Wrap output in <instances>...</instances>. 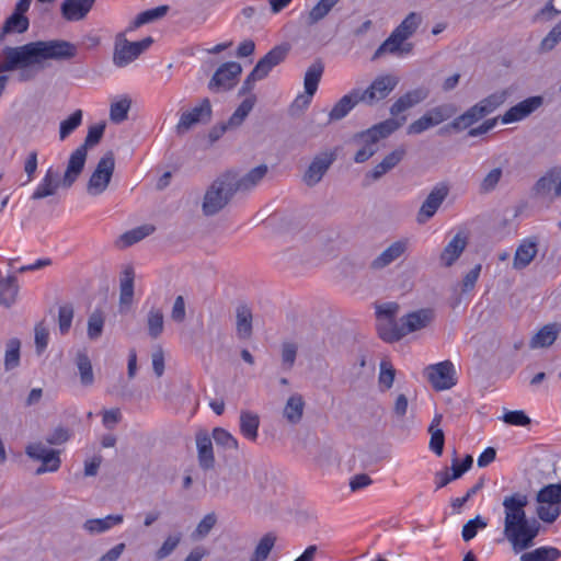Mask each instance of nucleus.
<instances>
[{
  "instance_id": "nucleus-10",
  "label": "nucleus",
  "mask_w": 561,
  "mask_h": 561,
  "mask_svg": "<svg viewBox=\"0 0 561 561\" xmlns=\"http://www.w3.org/2000/svg\"><path fill=\"white\" fill-rule=\"evenodd\" d=\"M211 104L209 99H203L198 105L190 111L183 112L176 124V133L183 135L187 133L193 126L199 123H208L211 119Z\"/></svg>"
},
{
  "instance_id": "nucleus-5",
  "label": "nucleus",
  "mask_w": 561,
  "mask_h": 561,
  "mask_svg": "<svg viewBox=\"0 0 561 561\" xmlns=\"http://www.w3.org/2000/svg\"><path fill=\"white\" fill-rule=\"evenodd\" d=\"M506 100V92H496L481 100L471 106L463 114L453 121L450 126L454 129L461 130L471 127L474 123L494 112Z\"/></svg>"
},
{
  "instance_id": "nucleus-50",
  "label": "nucleus",
  "mask_w": 561,
  "mask_h": 561,
  "mask_svg": "<svg viewBox=\"0 0 561 561\" xmlns=\"http://www.w3.org/2000/svg\"><path fill=\"white\" fill-rule=\"evenodd\" d=\"M396 369L392 364L386 359L380 362V371L378 377L379 388L381 391L389 390L394 382Z\"/></svg>"
},
{
  "instance_id": "nucleus-58",
  "label": "nucleus",
  "mask_w": 561,
  "mask_h": 561,
  "mask_svg": "<svg viewBox=\"0 0 561 561\" xmlns=\"http://www.w3.org/2000/svg\"><path fill=\"white\" fill-rule=\"evenodd\" d=\"M486 526V522L481 516H476L463 525L461 531L462 539L465 541L473 539L477 536L478 529H483Z\"/></svg>"
},
{
  "instance_id": "nucleus-24",
  "label": "nucleus",
  "mask_w": 561,
  "mask_h": 561,
  "mask_svg": "<svg viewBox=\"0 0 561 561\" xmlns=\"http://www.w3.org/2000/svg\"><path fill=\"white\" fill-rule=\"evenodd\" d=\"M196 447L199 467L203 470L213 469L215 466L213 442L207 432L201 431L196 434Z\"/></svg>"
},
{
  "instance_id": "nucleus-14",
  "label": "nucleus",
  "mask_w": 561,
  "mask_h": 561,
  "mask_svg": "<svg viewBox=\"0 0 561 561\" xmlns=\"http://www.w3.org/2000/svg\"><path fill=\"white\" fill-rule=\"evenodd\" d=\"M426 374L428 381L435 390H447L456 385L455 368L449 360L428 366Z\"/></svg>"
},
{
  "instance_id": "nucleus-33",
  "label": "nucleus",
  "mask_w": 561,
  "mask_h": 561,
  "mask_svg": "<svg viewBox=\"0 0 561 561\" xmlns=\"http://www.w3.org/2000/svg\"><path fill=\"white\" fill-rule=\"evenodd\" d=\"M404 41L400 39L394 32L390 34V36L378 47L375 51L373 59H377L382 56L385 53L390 54H408L411 51V44L407 46H402Z\"/></svg>"
},
{
  "instance_id": "nucleus-4",
  "label": "nucleus",
  "mask_w": 561,
  "mask_h": 561,
  "mask_svg": "<svg viewBox=\"0 0 561 561\" xmlns=\"http://www.w3.org/2000/svg\"><path fill=\"white\" fill-rule=\"evenodd\" d=\"M105 125L96 124L89 128L83 145L78 147L69 157L66 171L62 176V185L69 188L78 180L84 169L88 148L100 142L104 134Z\"/></svg>"
},
{
  "instance_id": "nucleus-32",
  "label": "nucleus",
  "mask_w": 561,
  "mask_h": 561,
  "mask_svg": "<svg viewBox=\"0 0 561 561\" xmlns=\"http://www.w3.org/2000/svg\"><path fill=\"white\" fill-rule=\"evenodd\" d=\"M537 254V243L534 241H524L516 250L513 266L516 270L525 268L535 259Z\"/></svg>"
},
{
  "instance_id": "nucleus-9",
  "label": "nucleus",
  "mask_w": 561,
  "mask_h": 561,
  "mask_svg": "<svg viewBox=\"0 0 561 561\" xmlns=\"http://www.w3.org/2000/svg\"><path fill=\"white\" fill-rule=\"evenodd\" d=\"M398 83L399 78L392 75L376 77L367 89H359L362 103L374 105L385 100L396 89Z\"/></svg>"
},
{
  "instance_id": "nucleus-31",
  "label": "nucleus",
  "mask_w": 561,
  "mask_h": 561,
  "mask_svg": "<svg viewBox=\"0 0 561 561\" xmlns=\"http://www.w3.org/2000/svg\"><path fill=\"white\" fill-rule=\"evenodd\" d=\"M254 104H255L254 95H251V96L244 99L241 102V104L237 107V110L233 112V114L230 116L228 123L220 127V131L224 133L228 128H234V127L240 126L243 123V121L247 118L249 113L252 111Z\"/></svg>"
},
{
  "instance_id": "nucleus-60",
  "label": "nucleus",
  "mask_w": 561,
  "mask_h": 561,
  "mask_svg": "<svg viewBox=\"0 0 561 561\" xmlns=\"http://www.w3.org/2000/svg\"><path fill=\"white\" fill-rule=\"evenodd\" d=\"M455 112L456 110L454 106L449 104L439 105L427 111L435 125H439L447 121L455 114Z\"/></svg>"
},
{
  "instance_id": "nucleus-37",
  "label": "nucleus",
  "mask_w": 561,
  "mask_h": 561,
  "mask_svg": "<svg viewBox=\"0 0 561 561\" xmlns=\"http://www.w3.org/2000/svg\"><path fill=\"white\" fill-rule=\"evenodd\" d=\"M237 333L240 339H248L252 334V311L245 305L237 308Z\"/></svg>"
},
{
  "instance_id": "nucleus-25",
  "label": "nucleus",
  "mask_w": 561,
  "mask_h": 561,
  "mask_svg": "<svg viewBox=\"0 0 561 561\" xmlns=\"http://www.w3.org/2000/svg\"><path fill=\"white\" fill-rule=\"evenodd\" d=\"M267 173V167L265 164H261L259 167L253 168L250 170L245 175L238 179L234 173L228 172L226 173L227 176L230 178L231 182L233 183V187H236L237 191H249L256 186L262 179Z\"/></svg>"
},
{
  "instance_id": "nucleus-15",
  "label": "nucleus",
  "mask_w": 561,
  "mask_h": 561,
  "mask_svg": "<svg viewBox=\"0 0 561 561\" xmlns=\"http://www.w3.org/2000/svg\"><path fill=\"white\" fill-rule=\"evenodd\" d=\"M336 159L334 151H325L317 154L304 174V182L308 186L318 184Z\"/></svg>"
},
{
  "instance_id": "nucleus-28",
  "label": "nucleus",
  "mask_w": 561,
  "mask_h": 561,
  "mask_svg": "<svg viewBox=\"0 0 561 561\" xmlns=\"http://www.w3.org/2000/svg\"><path fill=\"white\" fill-rule=\"evenodd\" d=\"M240 433L250 442H255L259 436L260 417L256 413L243 410L240 412Z\"/></svg>"
},
{
  "instance_id": "nucleus-7",
  "label": "nucleus",
  "mask_w": 561,
  "mask_h": 561,
  "mask_svg": "<svg viewBox=\"0 0 561 561\" xmlns=\"http://www.w3.org/2000/svg\"><path fill=\"white\" fill-rule=\"evenodd\" d=\"M537 515L545 523H553L561 515V482L551 483L539 490Z\"/></svg>"
},
{
  "instance_id": "nucleus-30",
  "label": "nucleus",
  "mask_w": 561,
  "mask_h": 561,
  "mask_svg": "<svg viewBox=\"0 0 561 561\" xmlns=\"http://www.w3.org/2000/svg\"><path fill=\"white\" fill-rule=\"evenodd\" d=\"M305 401L301 394L295 393L288 398L283 410V416L290 424H298L304 415Z\"/></svg>"
},
{
  "instance_id": "nucleus-62",
  "label": "nucleus",
  "mask_w": 561,
  "mask_h": 561,
  "mask_svg": "<svg viewBox=\"0 0 561 561\" xmlns=\"http://www.w3.org/2000/svg\"><path fill=\"white\" fill-rule=\"evenodd\" d=\"M502 173L503 172L501 168L491 170L481 181L480 191L484 193L493 191L499 184L502 178Z\"/></svg>"
},
{
  "instance_id": "nucleus-49",
  "label": "nucleus",
  "mask_w": 561,
  "mask_h": 561,
  "mask_svg": "<svg viewBox=\"0 0 561 561\" xmlns=\"http://www.w3.org/2000/svg\"><path fill=\"white\" fill-rule=\"evenodd\" d=\"M154 230L153 226L145 225L131 229L125 233H123L119 238V241L123 243V247H129L136 242H139Z\"/></svg>"
},
{
  "instance_id": "nucleus-51",
  "label": "nucleus",
  "mask_w": 561,
  "mask_h": 561,
  "mask_svg": "<svg viewBox=\"0 0 561 561\" xmlns=\"http://www.w3.org/2000/svg\"><path fill=\"white\" fill-rule=\"evenodd\" d=\"M148 333L152 339H157L163 332V313L160 309L152 308L147 318Z\"/></svg>"
},
{
  "instance_id": "nucleus-43",
  "label": "nucleus",
  "mask_w": 561,
  "mask_h": 561,
  "mask_svg": "<svg viewBox=\"0 0 561 561\" xmlns=\"http://www.w3.org/2000/svg\"><path fill=\"white\" fill-rule=\"evenodd\" d=\"M182 537L180 531L168 535L160 548L154 552V559L161 561L170 557L181 543Z\"/></svg>"
},
{
  "instance_id": "nucleus-38",
  "label": "nucleus",
  "mask_w": 561,
  "mask_h": 561,
  "mask_svg": "<svg viewBox=\"0 0 561 561\" xmlns=\"http://www.w3.org/2000/svg\"><path fill=\"white\" fill-rule=\"evenodd\" d=\"M323 73V65L320 61L313 62L306 71L304 85L309 95H314Z\"/></svg>"
},
{
  "instance_id": "nucleus-29",
  "label": "nucleus",
  "mask_w": 561,
  "mask_h": 561,
  "mask_svg": "<svg viewBox=\"0 0 561 561\" xmlns=\"http://www.w3.org/2000/svg\"><path fill=\"white\" fill-rule=\"evenodd\" d=\"M124 520L123 515H107L104 518L88 519L83 524L84 530L89 534H101L110 530L112 527L122 524Z\"/></svg>"
},
{
  "instance_id": "nucleus-42",
  "label": "nucleus",
  "mask_w": 561,
  "mask_h": 561,
  "mask_svg": "<svg viewBox=\"0 0 561 561\" xmlns=\"http://www.w3.org/2000/svg\"><path fill=\"white\" fill-rule=\"evenodd\" d=\"M558 336V329L556 324L545 325L538 331V333L531 339V347H547L553 344Z\"/></svg>"
},
{
  "instance_id": "nucleus-22",
  "label": "nucleus",
  "mask_w": 561,
  "mask_h": 561,
  "mask_svg": "<svg viewBox=\"0 0 561 561\" xmlns=\"http://www.w3.org/2000/svg\"><path fill=\"white\" fill-rule=\"evenodd\" d=\"M95 0H65L61 3V15L65 20L70 22L83 20L91 9Z\"/></svg>"
},
{
  "instance_id": "nucleus-55",
  "label": "nucleus",
  "mask_w": 561,
  "mask_h": 561,
  "mask_svg": "<svg viewBox=\"0 0 561 561\" xmlns=\"http://www.w3.org/2000/svg\"><path fill=\"white\" fill-rule=\"evenodd\" d=\"M130 100L123 98L111 104L110 117L114 123H122L127 118L128 111L130 108Z\"/></svg>"
},
{
  "instance_id": "nucleus-27",
  "label": "nucleus",
  "mask_w": 561,
  "mask_h": 561,
  "mask_svg": "<svg viewBox=\"0 0 561 561\" xmlns=\"http://www.w3.org/2000/svg\"><path fill=\"white\" fill-rule=\"evenodd\" d=\"M467 245L466 237L457 233L444 248L440 260L445 266H451L463 252Z\"/></svg>"
},
{
  "instance_id": "nucleus-39",
  "label": "nucleus",
  "mask_w": 561,
  "mask_h": 561,
  "mask_svg": "<svg viewBox=\"0 0 561 561\" xmlns=\"http://www.w3.org/2000/svg\"><path fill=\"white\" fill-rule=\"evenodd\" d=\"M76 365L79 370L80 381L83 386H91L94 382L92 364L89 356L79 352L76 357Z\"/></svg>"
},
{
  "instance_id": "nucleus-52",
  "label": "nucleus",
  "mask_w": 561,
  "mask_h": 561,
  "mask_svg": "<svg viewBox=\"0 0 561 561\" xmlns=\"http://www.w3.org/2000/svg\"><path fill=\"white\" fill-rule=\"evenodd\" d=\"M42 465L36 469L35 473L37 476L46 473V472H56L61 465L59 451L53 449L48 454H46L42 459Z\"/></svg>"
},
{
  "instance_id": "nucleus-17",
  "label": "nucleus",
  "mask_w": 561,
  "mask_h": 561,
  "mask_svg": "<svg viewBox=\"0 0 561 561\" xmlns=\"http://www.w3.org/2000/svg\"><path fill=\"white\" fill-rule=\"evenodd\" d=\"M433 320L431 309H420L401 318V333L391 336L392 339H402L403 336L426 328Z\"/></svg>"
},
{
  "instance_id": "nucleus-61",
  "label": "nucleus",
  "mask_w": 561,
  "mask_h": 561,
  "mask_svg": "<svg viewBox=\"0 0 561 561\" xmlns=\"http://www.w3.org/2000/svg\"><path fill=\"white\" fill-rule=\"evenodd\" d=\"M297 345L291 342L282 345V364L285 370H290L296 362Z\"/></svg>"
},
{
  "instance_id": "nucleus-3",
  "label": "nucleus",
  "mask_w": 561,
  "mask_h": 561,
  "mask_svg": "<svg viewBox=\"0 0 561 561\" xmlns=\"http://www.w3.org/2000/svg\"><path fill=\"white\" fill-rule=\"evenodd\" d=\"M401 122H398L394 118H388L364 131L356 134L354 136V141H356L362 147L355 153L354 161L356 163L366 162L377 152L379 140L390 136L401 126Z\"/></svg>"
},
{
  "instance_id": "nucleus-48",
  "label": "nucleus",
  "mask_w": 561,
  "mask_h": 561,
  "mask_svg": "<svg viewBox=\"0 0 561 561\" xmlns=\"http://www.w3.org/2000/svg\"><path fill=\"white\" fill-rule=\"evenodd\" d=\"M104 322H105L104 313H103V311H101L99 309L94 310L89 316L87 333H88V337L90 340H93V341L98 340L102 335Z\"/></svg>"
},
{
  "instance_id": "nucleus-1",
  "label": "nucleus",
  "mask_w": 561,
  "mask_h": 561,
  "mask_svg": "<svg viewBox=\"0 0 561 561\" xmlns=\"http://www.w3.org/2000/svg\"><path fill=\"white\" fill-rule=\"evenodd\" d=\"M77 46L62 39L37 41L18 47H5L2 51L0 72L33 67L44 60H69L76 57Z\"/></svg>"
},
{
  "instance_id": "nucleus-63",
  "label": "nucleus",
  "mask_w": 561,
  "mask_h": 561,
  "mask_svg": "<svg viewBox=\"0 0 561 561\" xmlns=\"http://www.w3.org/2000/svg\"><path fill=\"white\" fill-rule=\"evenodd\" d=\"M560 41H561V21L541 41L540 49L542 51L552 50Z\"/></svg>"
},
{
  "instance_id": "nucleus-54",
  "label": "nucleus",
  "mask_w": 561,
  "mask_h": 561,
  "mask_svg": "<svg viewBox=\"0 0 561 561\" xmlns=\"http://www.w3.org/2000/svg\"><path fill=\"white\" fill-rule=\"evenodd\" d=\"M217 523V516L215 513H209L203 517L197 524L195 530L192 533L193 540H201L208 536L211 529Z\"/></svg>"
},
{
  "instance_id": "nucleus-35",
  "label": "nucleus",
  "mask_w": 561,
  "mask_h": 561,
  "mask_svg": "<svg viewBox=\"0 0 561 561\" xmlns=\"http://www.w3.org/2000/svg\"><path fill=\"white\" fill-rule=\"evenodd\" d=\"M19 291L15 276H8L0 279V305L10 307L14 304Z\"/></svg>"
},
{
  "instance_id": "nucleus-53",
  "label": "nucleus",
  "mask_w": 561,
  "mask_h": 561,
  "mask_svg": "<svg viewBox=\"0 0 561 561\" xmlns=\"http://www.w3.org/2000/svg\"><path fill=\"white\" fill-rule=\"evenodd\" d=\"M82 123V111H75L67 119L60 123L59 138L65 140L71 133H73Z\"/></svg>"
},
{
  "instance_id": "nucleus-18",
  "label": "nucleus",
  "mask_w": 561,
  "mask_h": 561,
  "mask_svg": "<svg viewBox=\"0 0 561 561\" xmlns=\"http://www.w3.org/2000/svg\"><path fill=\"white\" fill-rule=\"evenodd\" d=\"M534 190L540 196H561V167L548 170L535 184Z\"/></svg>"
},
{
  "instance_id": "nucleus-11",
  "label": "nucleus",
  "mask_w": 561,
  "mask_h": 561,
  "mask_svg": "<svg viewBox=\"0 0 561 561\" xmlns=\"http://www.w3.org/2000/svg\"><path fill=\"white\" fill-rule=\"evenodd\" d=\"M241 65L236 61L222 64L214 73L208 82V89L213 92L226 91L232 89L238 77L241 75Z\"/></svg>"
},
{
  "instance_id": "nucleus-8",
  "label": "nucleus",
  "mask_w": 561,
  "mask_h": 561,
  "mask_svg": "<svg viewBox=\"0 0 561 561\" xmlns=\"http://www.w3.org/2000/svg\"><path fill=\"white\" fill-rule=\"evenodd\" d=\"M114 168V153L108 151L99 160L95 170L90 176L87 187L90 195H100L107 188Z\"/></svg>"
},
{
  "instance_id": "nucleus-59",
  "label": "nucleus",
  "mask_w": 561,
  "mask_h": 561,
  "mask_svg": "<svg viewBox=\"0 0 561 561\" xmlns=\"http://www.w3.org/2000/svg\"><path fill=\"white\" fill-rule=\"evenodd\" d=\"M73 319V308L70 304L59 307L58 325L61 334L69 332Z\"/></svg>"
},
{
  "instance_id": "nucleus-6",
  "label": "nucleus",
  "mask_w": 561,
  "mask_h": 561,
  "mask_svg": "<svg viewBox=\"0 0 561 561\" xmlns=\"http://www.w3.org/2000/svg\"><path fill=\"white\" fill-rule=\"evenodd\" d=\"M236 193V187L227 174L213 182L205 193L203 201V213L213 216L221 210Z\"/></svg>"
},
{
  "instance_id": "nucleus-57",
  "label": "nucleus",
  "mask_w": 561,
  "mask_h": 561,
  "mask_svg": "<svg viewBox=\"0 0 561 561\" xmlns=\"http://www.w3.org/2000/svg\"><path fill=\"white\" fill-rule=\"evenodd\" d=\"M134 295V273L131 270L124 272V278L121 282V302L129 304Z\"/></svg>"
},
{
  "instance_id": "nucleus-34",
  "label": "nucleus",
  "mask_w": 561,
  "mask_h": 561,
  "mask_svg": "<svg viewBox=\"0 0 561 561\" xmlns=\"http://www.w3.org/2000/svg\"><path fill=\"white\" fill-rule=\"evenodd\" d=\"M561 551L556 547L543 546L520 556V561H558Z\"/></svg>"
},
{
  "instance_id": "nucleus-19",
  "label": "nucleus",
  "mask_w": 561,
  "mask_h": 561,
  "mask_svg": "<svg viewBox=\"0 0 561 561\" xmlns=\"http://www.w3.org/2000/svg\"><path fill=\"white\" fill-rule=\"evenodd\" d=\"M408 243L409 242L405 239L392 242L388 248H386L378 256H376L371 261L370 268L379 271L396 262L408 250Z\"/></svg>"
},
{
  "instance_id": "nucleus-16",
  "label": "nucleus",
  "mask_w": 561,
  "mask_h": 561,
  "mask_svg": "<svg viewBox=\"0 0 561 561\" xmlns=\"http://www.w3.org/2000/svg\"><path fill=\"white\" fill-rule=\"evenodd\" d=\"M543 104V98L535 95L523 100L516 105L508 108L501 119L503 124L519 122L536 112Z\"/></svg>"
},
{
  "instance_id": "nucleus-46",
  "label": "nucleus",
  "mask_w": 561,
  "mask_h": 561,
  "mask_svg": "<svg viewBox=\"0 0 561 561\" xmlns=\"http://www.w3.org/2000/svg\"><path fill=\"white\" fill-rule=\"evenodd\" d=\"M340 0H320L308 13L307 24L312 25L321 21Z\"/></svg>"
},
{
  "instance_id": "nucleus-26",
  "label": "nucleus",
  "mask_w": 561,
  "mask_h": 561,
  "mask_svg": "<svg viewBox=\"0 0 561 561\" xmlns=\"http://www.w3.org/2000/svg\"><path fill=\"white\" fill-rule=\"evenodd\" d=\"M360 102L359 88L352 89L334 104L329 113V119L340 121L344 118Z\"/></svg>"
},
{
  "instance_id": "nucleus-13",
  "label": "nucleus",
  "mask_w": 561,
  "mask_h": 561,
  "mask_svg": "<svg viewBox=\"0 0 561 561\" xmlns=\"http://www.w3.org/2000/svg\"><path fill=\"white\" fill-rule=\"evenodd\" d=\"M449 193V188L445 184H437L430 192L425 201L422 203L417 214L416 221L420 225L427 222L435 216Z\"/></svg>"
},
{
  "instance_id": "nucleus-64",
  "label": "nucleus",
  "mask_w": 561,
  "mask_h": 561,
  "mask_svg": "<svg viewBox=\"0 0 561 561\" xmlns=\"http://www.w3.org/2000/svg\"><path fill=\"white\" fill-rule=\"evenodd\" d=\"M399 311L397 302H385L376 307L377 320H396Z\"/></svg>"
},
{
  "instance_id": "nucleus-41",
  "label": "nucleus",
  "mask_w": 561,
  "mask_h": 561,
  "mask_svg": "<svg viewBox=\"0 0 561 561\" xmlns=\"http://www.w3.org/2000/svg\"><path fill=\"white\" fill-rule=\"evenodd\" d=\"M21 342L19 339H10L5 344L4 369L7 371L16 368L20 365Z\"/></svg>"
},
{
  "instance_id": "nucleus-20",
  "label": "nucleus",
  "mask_w": 561,
  "mask_h": 561,
  "mask_svg": "<svg viewBox=\"0 0 561 561\" xmlns=\"http://www.w3.org/2000/svg\"><path fill=\"white\" fill-rule=\"evenodd\" d=\"M289 48L286 45L273 47L262 57L254 67V76L260 75L263 79L268 76L272 69L278 66L287 57Z\"/></svg>"
},
{
  "instance_id": "nucleus-44",
  "label": "nucleus",
  "mask_w": 561,
  "mask_h": 561,
  "mask_svg": "<svg viewBox=\"0 0 561 561\" xmlns=\"http://www.w3.org/2000/svg\"><path fill=\"white\" fill-rule=\"evenodd\" d=\"M276 542V536L273 533L265 534L255 547L250 561H265Z\"/></svg>"
},
{
  "instance_id": "nucleus-40",
  "label": "nucleus",
  "mask_w": 561,
  "mask_h": 561,
  "mask_svg": "<svg viewBox=\"0 0 561 561\" xmlns=\"http://www.w3.org/2000/svg\"><path fill=\"white\" fill-rule=\"evenodd\" d=\"M168 5H160L153 9L146 10L136 16V19L133 21L130 25V30L138 28L144 24H148L161 19L168 13Z\"/></svg>"
},
{
  "instance_id": "nucleus-2",
  "label": "nucleus",
  "mask_w": 561,
  "mask_h": 561,
  "mask_svg": "<svg viewBox=\"0 0 561 561\" xmlns=\"http://www.w3.org/2000/svg\"><path fill=\"white\" fill-rule=\"evenodd\" d=\"M504 530L505 538L512 543L515 552L530 548L539 534L540 525L534 519L529 522L526 515L528 495L515 492L504 496Z\"/></svg>"
},
{
  "instance_id": "nucleus-36",
  "label": "nucleus",
  "mask_w": 561,
  "mask_h": 561,
  "mask_svg": "<svg viewBox=\"0 0 561 561\" xmlns=\"http://www.w3.org/2000/svg\"><path fill=\"white\" fill-rule=\"evenodd\" d=\"M28 19L25 15L13 12L1 27L0 39L7 34L25 32L28 28Z\"/></svg>"
},
{
  "instance_id": "nucleus-21",
  "label": "nucleus",
  "mask_w": 561,
  "mask_h": 561,
  "mask_svg": "<svg viewBox=\"0 0 561 561\" xmlns=\"http://www.w3.org/2000/svg\"><path fill=\"white\" fill-rule=\"evenodd\" d=\"M62 186V179H60L59 173L53 167H49L35 191L33 192L31 198L32 199H42L48 196H53L56 194L57 190Z\"/></svg>"
},
{
  "instance_id": "nucleus-12",
  "label": "nucleus",
  "mask_w": 561,
  "mask_h": 561,
  "mask_svg": "<svg viewBox=\"0 0 561 561\" xmlns=\"http://www.w3.org/2000/svg\"><path fill=\"white\" fill-rule=\"evenodd\" d=\"M151 44V37H146L139 42L123 39L121 43H116L113 61L117 67H125L149 48Z\"/></svg>"
},
{
  "instance_id": "nucleus-45",
  "label": "nucleus",
  "mask_w": 561,
  "mask_h": 561,
  "mask_svg": "<svg viewBox=\"0 0 561 561\" xmlns=\"http://www.w3.org/2000/svg\"><path fill=\"white\" fill-rule=\"evenodd\" d=\"M421 22L420 16L415 12H411L394 30L393 32L400 36L401 41H407L411 37Z\"/></svg>"
},
{
  "instance_id": "nucleus-23",
  "label": "nucleus",
  "mask_w": 561,
  "mask_h": 561,
  "mask_svg": "<svg viewBox=\"0 0 561 561\" xmlns=\"http://www.w3.org/2000/svg\"><path fill=\"white\" fill-rule=\"evenodd\" d=\"M427 96L428 90L426 88H416L414 90L408 91L390 106V114L392 116H398L399 114L423 102L425 99H427Z\"/></svg>"
},
{
  "instance_id": "nucleus-47",
  "label": "nucleus",
  "mask_w": 561,
  "mask_h": 561,
  "mask_svg": "<svg viewBox=\"0 0 561 561\" xmlns=\"http://www.w3.org/2000/svg\"><path fill=\"white\" fill-rule=\"evenodd\" d=\"M377 329L379 336L386 342H394L400 339H392L393 335H399L401 333V320L397 322L396 320H377Z\"/></svg>"
},
{
  "instance_id": "nucleus-56",
  "label": "nucleus",
  "mask_w": 561,
  "mask_h": 561,
  "mask_svg": "<svg viewBox=\"0 0 561 561\" xmlns=\"http://www.w3.org/2000/svg\"><path fill=\"white\" fill-rule=\"evenodd\" d=\"M213 438L218 446H221L225 449L237 450L239 447L238 440L225 428H214Z\"/></svg>"
}]
</instances>
